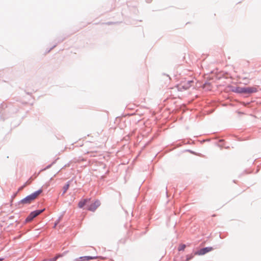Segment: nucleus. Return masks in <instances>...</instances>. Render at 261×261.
<instances>
[{
    "mask_svg": "<svg viewBox=\"0 0 261 261\" xmlns=\"http://www.w3.org/2000/svg\"><path fill=\"white\" fill-rule=\"evenodd\" d=\"M185 248H186V245L185 244H180L178 246V251L184 250Z\"/></svg>",
    "mask_w": 261,
    "mask_h": 261,
    "instance_id": "nucleus-9",
    "label": "nucleus"
},
{
    "mask_svg": "<svg viewBox=\"0 0 261 261\" xmlns=\"http://www.w3.org/2000/svg\"><path fill=\"white\" fill-rule=\"evenodd\" d=\"M3 259H2V258H0V261L3 260Z\"/></svg>",
    "mask_w": 261,
    "mask_h": 261,
    "instance_id": "nucleus-11",
    "label": "nucleus"
},
{
    "mask_svg": "<svg viewBox=\"0 0 261 261\" xmlns=\"http://www.w3.org/2000/svg\"><path fill=\"white\" fill-rule=\"evenodd\" d=\"M42 192L41 190H39L32 194L27 196L21 200V203L22 204H29L32 201L35 200Z\"/></svg>",
    "mask_w": 261,
    "mask_h": 261,
    "instance_id": "nucleus-1",
    "label": "nucleus"
},
{
    "mask_svg": "<svg viewBox=\"0 0 261 261\" xmlns=\"http://www.w3.org/2000/svg\"><path fill=\"white\" fill-rule=\"evenodd\" d=\"M100 205V202L98 200H95L87 208V210L90 211L94 212Z\"/></svg>",
    "mask_w": 261,
    "mask_h": 261,
    "instance_id": "nucleus-4",
    "label": "nucleus"
},
{
    "mask_svg": "<svg viewBox=\"0 0 261 261\" xmlns=\"http://www.w3.org/2000/svg\"><path fill=\"white\" fill-rule=\"evenodd\" d=\"M235 91L238 93H250L255 92L256 89L252 87H237L236 88Z\"/></svg>",
    "mask_w": 261,
    "mask_h": 261,
    "instance_id": "nucleus-2",
    "label": "nucleus"
},
{
    "mask_svg": "<svg viewBox=\"0 0 261 261\" xmlns=\"http://www.w3.org/2000/svg\"><path fill=\"white\" fill-rule=\"evenodd\" d=\"M90 199H84L81 200L78 203V206L80 208H82L85 206L88 202L90 201Z\"/></svg>",
    "mask_w": 261,
    "mask_h": 261,
    "instance_id": "nucleus-8",
    "label": "nucleus"
},
{
    "mask_svg": "<svg viewBox=\"0 0 261 261\" xmlns=\"http://www.w3.org/2000/svg\"><path fill=\"white\" fill-rule=\"evenodd\" d=\"M193 83L192 81L182 82L179 86L181 87L183 89L187 90L192 86Z\"/></svg>",
    "mask_w": 261,
    "mask_h": 261,
    "instance_id": "nucleus-6",
    "label": "nucleus"
},
{
    "mask_svg": "<svg viewBox=\"0 0 261 261\" xmlns=\"http://www.w3.org/2000/svg\"><path fill=\"white\" fill-rule=\"evenodd\" d=\"M69 184H67L66 185H65L63 187V194L65 193L66 192V191H67V190L69 188Z\"/></svg>",
    "mask_w": 261,
    "mask_h": 261,
    "instance_id": "nucleus-10",
    "label": "nucleus"
},
{
    "mask_svg": "<svg viewBox=\"0 0 261 261\" xmlns=\"http://www.w3.org/2000/svg\"><path fill=\"white\" fill-rule=\"evenodd\" d=\"M44 211V209L41 210H36L35 211L32 212L29 215V216L27 218L26 221L28 222L32 221L34 218L40 215Z\"/></svg>",
    "mask_w": 261,
    "mask_h": 261,
    "instance_id": "nucleus-3",
    "label": "nucleus"
},
{
    "mask_svg": "<svg viewBox=\"0 0 261 261\" xmlns=\"http://www.w3.org/2000/svg\"><path fill=\"white\" fill-rule=\"evenodd\" d=\"M97 256H85L83 257H80V258L76 259V261H89L91 259L97 258Z\"/></svg>",
    "mask_w": 261,
    "mask_h": 261,
    "instance_id": "nucleus-7",
    "label": "nucleus"
},
{
    "mask_svg": "<svg viewBox=\"0 0 261 261\" xmlns=\"http://www.w3.org/2000/svg\"><path fill=\"white\" fill-rule=\"evenodd\" d=\"M213 250V247H207L200 249L199 251L195 253V254L202 255H204L205 253L209 252Z\"/></svg>",
    "mask_w": 261,
    "mask_h": 261,
    "instance_id": "nucleus-5",
    "label": "nucleus"
}]
</instances>
